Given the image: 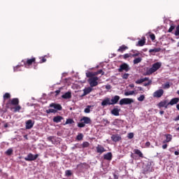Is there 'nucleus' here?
I'll use <instances>...</instances> for the list:
<instances>
[{"instance_id": "4be33fe9", "label": "nucleus", "mask_w": 179, "mask_h": 179, "mask_svg": "<svg viewBox=\"0 0 179 179\" xmlns=\"http://www.w3.org/2000/svg\"><path fill=\"white\" fill-rule=\"evenodd\" d=\"M62 120H63V118L61 116H56L53 118L54 122H57V124L58 122H61Z\"/></svg>"}, {"instance_id": "cd10ccee", "label": "nucleus", "mask_w": 179, "mask_h": 179, "mask_svg": "<svg viewBox=\"0 0 179 179\" xmlns=\"http://www.w3.org/2000/svg\"><path fill=\"white\" fill-rule=\"evenodd\" d=\"M100 73H101V75H104V73H103V70H99L96 72H92V75L97 76V75H99Z\"/></svg>"}, {"instance_id": "680f3d73", "label": "nucleus", "mask_w": 179, "mask_h": 179, "mask_svg": "<svg viewBox=\"0 0 179 179\" xmlns=\"http://www.w3.org/2000/svg\"><path fill=\"white\" fill-rule=\"evenodd\" d=\"M114 178H115V179H118V176L114 175Z\"/></svg>"}, {"instance_id": "e433bc0d", "label": "nucleus", "mask_w": 179, "mask_h": 179, "mask_svg": "<svg viewBox=\"0 0 179 179\" xmlns=\"http://www.w3.org/2000/svg\"><path fill=\"white\" fill-rule=\"evenodd\" d=\"M12 153H13V150H12V148H10L6 151V155H8V156H10Z\"/></svg>"}, {"instance_id": "13d9d810", "label": "nucleus", "mask_w": 179, "mask_h": 179, "mask_svg": "<svg viewBox=\"0 0 179 179\" xmlns=\"http://www.w3.org/2000/svg\"><path fill=\"white\" fill-rule=\"evenodd\" d=\"M129 87H135V85L134 84H130L129 85Z\"/></svg>"}, {"instance_id": "09e8293b", "label": "nucleus", "mask_w": 179, "mask_h": 179, "mask_svg": "<svg viewBox=\"0 0 179 179\" xmlns=\"http://www.w3.org/2000/svg\"><path fill=\"white\" fill-rule=\"evenodd\" d=\"M139 55H141V53H139V52L133 54L134 58H135V57H139Z\"/></svg>"}, {"instance_id": "20e7f679", "label": "nucleus", "mask_w": 179, "mask_h": 179, "mask_svg": "<svg viewBox=\"0 0 179 179\" xmlns=\"http://www.w3.org/2000/svg\"><path fill=\"white\" fill-rule=\"evenodd\" d=\"M132 103H134V99L129 98H124L120 101L119 104L120 106H124V104H132Z\"/></svg>"}, {"instance_id": "b1692460", "label": "nucleus", "mask_w": 179, "mask_h": 179, "mask_svg": "<svg viewBox=\"0 0 179 179\" xmlns=\"http://www.w3.org/2000/svg\"><path fill=\"white\" fill-rule=\"evenodd\" d=\"M162 51V48H155L154 49H150L149 52H160Z\"/></svg>"}, {"instance_id": "9d476101", "label": "nucleus", "mask_w": 179, "mask_h": 179, "mask_svg": "<svg viewBox=\"0 0 179 179\" xmlns=\"http://www.w3.org/2000/svg\"><path fill=\"white\" fill-rule=\"evenodd\" d=\"M120 99H121V97H120V96L118 95H115V96H113L110 99V103L112 104V106H114V104H117V103L120 101Z\"/></svg>"}, {"instance_id": "f3484780", "label": "nucleus", "mask_w": 179, "mask_h": 179, "mask_svg": "<svg viewBox=\"0 0 179 179\" xmlns=\"http://www.w3.org/2000/svg\"><path fill=\"white\" fill-rule=\"evenodd\" d=\"M178 101H179L178 98H173L171 100L169 103H168V104H169V106H174V104H177Z\"/></svg>"}, {"instance_id": "7ed1b4c3", "label": "nucleus", "mask_w": 179, "mask_h": 179, "mask_svg": "<svg viewBox=\"0 0 179 179\" xmlns=\"http://www.w3.org/2000/svg\"><path fill=\"white\" fill-rule=\"evenodd\" d=\"M81 122L78 123V127L79 128H83L85 127V126L86 125V124H90V122H92V120L90 119V117L84 116L81 120H80Z\"/></svg>"}, {"instance_id": "8fccbe9b", "label": "nucleus", "mask_w": 179, "mask_h": 179, "mask_svg": "<svg viewBox=\"0 0 179 179\" xmlns=\"http://www.w3.org/2000/svg\"><path fill=\"white\" fill-rule=\"evenodd\" d=\"M176 36H179V28H176V33H175Z\"/></svg>"}, {"instance_id": "4c0bfd02", "label": "nucleus", "mask_w": 179, "mask_h": 179, "mask_svg": "<svg viewBox=\"0 0 179 179\" xmlns=\"http://www.w3.org/2000/svg\"><path fill=\"white\" fill-rule=\"evenodd\" d=\"M138 101H143V100H145V95H141L138 98Z\"/></svg>"}, {"instance_id": "a878e982", "label": "nucleus", "mask_w": 179, "mask_h": 179, "mask_svg": "<svg viewBox=\"0 0 179 179\" xmlns=\"http://www.w3.org/2000/svg\"><path fill=\"white\" fill-rule=\"evenodd\" d=\"M165 136L166 138V142H171V140L173 139V136H171V134H166Z\"/></svg>"}, {"instance_id": "bb28decb", "label": "nucleus", "mask_w": 179, "mask_h": 179, "mask_svg": "<svg viewBox=\"0 0 179 179\" xmlns=\"http://www.w3.org/2000/svg\"><path fill=\"white\" fill-rule=\"evenodd\" d=\"M134 153H136V155H138L139 157H143V154L139 150H134Z\"/></svg>"}, {"instance_id": "a19ab883", "label": "nucleus", "mask_w": 179, "mask_h": 179, "mask_svg": "<svg viewBox=\"0 0 179 179\" xmlns=\"http://www.w3.org/2000/svg\"><path fill=\"white\" fill-rule=\"evenodd\" d=\"M10 94H9V93H6L3 95V99H10Z\"/></svg>"}, {"instance_id": "37998d69", "label": "nucleus", "mask_w": 179, "mask_h": 179, "mask_svg": "<svg viewBox=\"0 0 179 179\" xmlns=\"http://www.w3.org/2000/svg\"><path fill=\"white\" fill-rule=\"evenodd\" d=\"M72 122H73V120H72L71 119H68L66 121V124H72Z\"/></svg>"}, {"instance_id": "6e6d98bb", "label": "nucleus", "mask_w": 179, "mask_h": 179, "mask_svg": "<svg viewBox=\"0 0 179 179\" xmlns=\"http://www.w3.org/2000/svg\"><path fill=\"white\" fill-rule=\"evenodd\" d=\"M129 57L130 58H134V54L132 53H129Z\"/></svg>"}, {"instance_id": "338daca9", "label": "nucleus", "mask_w": 179, "mask_h": 179, "mask_svg": "<svg viewBox=\"0 0 179 179\" xmlns=\"http://www.w3.org/2000/svg\"><path fill=\"white\" fill-rule=\"evenodd\" d=\"M48 141H51L52 139V137H48Z\"/></svg>"}, {"instance_id": "aec40b11", "label": "nucleus", "mask_w": 179, "mask_h": 179, "mask_svg": "<svg viewBox=\"0 0 179 179\" xmlns=\"http://www.w3.org/2000/svg\"><path fill=\"white\" fill-rule=\"evenodd\" d=\"M62 99H68L72 97V95L70 92H66L62 96Z\"/></svg>"}, {"instance_id": "6e6552de", "label": "nucleus", "mask_w": 179, "mask_h": 179, "mask_svg": "<svg viewBox=\"0 0 179 179\" xmlns=\"http://www.w3.org/2000/svg\"><path fill=\"white\" fill-rule=\"evenodd\" d=\"M101 106L103 107H106V106H112L111 99H110L108 97L105 98L101 102Z\"/></svg>"}, {"instance_id": "58836bf2", "label": "nucleus", "mask_w": 179, "mask_h": 179, "mask_svg": "<svg viewBox=\"0 0 179 179\" xmlns=\"http://www.w3.org/2000/svg\"><path fill=\"white\" fill-rule=\"evenodd\" d=\"M122 79H127L128 78H129V73H124L122 76Z\"/></svg>"}, {"instance_id": "5fc2aeb1", "label": "nucleus", "mask_w": 179, "mask_h": 179, "mask_svg": "<svg viewBox=\"0 0 179 179\" xmlns=\"http://www.w3.org/2000/svg\"><path fill=\"white\" fill-rule=\"evenodd\" d=\"M162 149H167V144H164L162 145Z\"/></svg>"}, {"instance_id": "79ce46f5", "label": "nucleus", "mask_w": 179, "mask_h": 179, "mask_svg": "<svg viewBox=\"0 0 179 179\" xmlns=\"http://www.w3.org/2000/svg\"><path fill=\"white\" fill-rule=\"evenodd\" d=\"M170 88V84L169 83H166L164 85V89H169Z\"/></svg>"}, {"instance_id": "c9c22d12", "label": "nucleus", "mask_w": 179, "mask_h": 179, "mask_svg": "<svg viewBox=\"0 0 179 179\" xmlns=\"http://www.w3.org/2000/svg\"><path fill=\"white\" fill-rule=\"evenodd\" d=\"M65 174L67 177H69V176H72V172L69 170H67L65 171Z\"/></svg>"}, {"instance_id": "393cba45", "label": "nucleus", "mask_w": 179, "mask_h": 179, "mask_svg": "<svg viewBox=\"0 0 179 179\" xmlns=\"http://www.w3.org/2000/svg\"><path fill=\"white\" fill-rule=\"evenodd\" d=\"M125 50H128V47L125 46V45H122V46L120 47L117 51L120 52H123V51H125Z\"/></svg>"}, {"instance_id": "7c9ffc66", "label": "nucleus", "mask_w": 179, "mask_h": 179, "mask_svg": "<svg viewBox=\"0 0 179 179\" xmlns=\"http://www.w3.org/2000/svg\"><path fill=\"white\" fill-rule=\"evenodd\" d=\"M34 61H36V58L29 59L27 61V64L28 65H31V64H33V62H34Z\"/></svg>"}, {"instance_id": "bf43d9fd", "label": "nucleus", "mask_w": 179, "mask_h": 179, "mask_svg": "<svg viewBox=\"0 0 179 179\" xmlns=\"http://www.w3.org/2000/svg\"><path fill=\"white\" fill-rule=\"evenodd\" d=\"M159 114H161V115H163V114H164V111L161 110V111L159 112Z\"/></svg>"}, {"instance_id": "2f4dec72", "label": "nucleus", "mask_w": 179, "mask_h": 179, "mask_svg": "<svg viewBox=\"0 0 179 179\" xmlns=\"http://www.w3.org/2000/svg\"><path fill=\"white\" fill-rule=\"evenodd\" d=\"M138 45H139L140 47H143V45H145V41L143 40L138 41Z\"/></svg>"}, {"instance_id": "39448f33", "label": "nucleus", "mask_w": 179, "mask_h": 179, "mask_svg": "<svg viewBox=\"0 0 179 179\" xmlns=\"http://www.w3.org/2000/svg\"><path fill=\"white\" fill-rule=\"evenodd\" d=\"M37 157H38V154H36V155H34L31 153H29L24 158V160H26V162H34V160L37 159Z\"/></svg>"}, {"instance_id": "ddd939ff", "label": "nucleus", "mask_w": 179, "mask_h": 179, "mask_svg": "<svg viewBox=\"0 0 179 179\" xmlns=\"http://www.w3.org/2000/svg\"><path fill=\"white\" fill-rule=\"evenodd\" d=\"M50 107H52L53 108H55V110H56V111L62 110V106H61L58 103H50Z\"/></svg>"}, {"instance_id": "774afa93", "label": "nucleus", "mask_w": 179, "mask_h": 179, "mask_svg": "<svg viewBox=\"0 0 179 179\" xmlns=\"http://www.w3.org/2000/svg\"><path fill=\"white\" fill-rule=\"evenodd\" d=\"M176 108H178V110H179V104L176 106Z\"/></svg>"}, {"instance_id": "0e129e2a", "label": "nucleus", "mask_w": 179, "mask_h": 179, "mask_svg": "<svg viewBox=\"0 0 179 179\" xmlns=\"http://www.w3.org/2000/svg\"><path fill=\"white\" fill-rule=\"evenodd\" d=\"M45 61H47V59H45L43 58V59H42V62H45Z\"/></svg>"}, {"instance_id": "c85d7f7f", "label": "nucleus", "mask_w": 179, "mask_h": 179, "mask_svg": "<svg viewBox=\"0 0 179 179\" xmlns=\"http://www.w3.org/2000/svg\"><path fill=\"white\" fill-rule=\"evenodd\" d=\"M135 94V91H129L124 92V96H132Z\"/></svg>"}, {"instance_id": "69168bd1", "label": "nucleus", "mask_w": 179, "mask_h": 179, "mask_svg": "<svg viewBox=\"0 0 179 179\" xmlns=\"http://www.w3.org/2000/svg\"><path fill=\"white\" fill-rule=\"evenodd\" d=\"M138 89H139L140 91L143 90V88H142V87H138Z\"/></svg>"}, {"instance_id": "c03bdc74", "label": "nucleus", "mask_w": 179, "mask_h": 179, "mask_svg": "<svg viewBox=\"0 0 179 179\" xmlns=\"http://www.w3.org/2000/svg\"><path fill=\"white\" fill-rule=\"evenodd\" d=\"M150 85H152V80H148V83H144V86H149Z\"/></svg>"}, {"instance_id": "4d7b16f0", "label": "nucleus", "mask_w": 179, "mask_h": 179, "mask_svg": "<svg viewBox=\"0 0 179 179\" xmlns=\"http://www.w3.org/2000/svg\"><path fill=\"white\" fill-rule=\"evenodd\" d=\"M57 94H59L61 93V90H58L56 91Z\"/></svg>"}, {"instance_id": "423d86ee", "label": "nucleus", "mask_w": 179, "mask_h": 179, "mask_svg": "<svg viewBox=\"0 0 179 179\" xmlns=\"http://www.w3.org/2000/svg\"><path fill=\"white\" fill-rule=\"evenodd\" d=\"M131 68H129V65H128L127 63H124L120 66V68L118 69V72H122L124 71L125 72H128Z\"/></svg>"}, {"instance_id": "052dcab7", "label": "nucleus", "mask_w": 179, "mask_h": 179, "mask_svg": "<svg viewBox=\"0 0 179 179\" xmlns=\"http://www.w3.org/2000/svg\"><path fill=\"white\" fill-rule=\"evenodd\" d=\"M19 68V66H17V67H14V72H16V69Z\"/></svg>"}, {"instance_id": "4468645a", "label": "nucleus", "mask_w": 179, "mask_h": 179, "mask_svg": "<svg viewBox=\"0 0 179 179\" xmlns=\"http://www.w3.org/2000/svg\"><path fill=\"white\" fill-rule=\"evenodd\" d=\"M169 104L167 102V101H163L159 103L158 104V107H159V108H162V107H164L165 108H167V107H169Z\"/></svg>"}, {"instance_id": "c756f323", "label": "nucleus", "mask_w": 179, "mask_h": 179, "mask_svg": "<svg viewBox=\"0 0 179 179\" xmlns=\"http://www.w3.org/2000/svg\"><path fill=\"white\" fill-rule=\"evenodd\" d=\"M90 108H92V106H87L84 110V113H85V114H89V113H90Z\"/></svg>"}, {"instance_id": "5701e85b", "label": "nucleus", "mask_w": 179, "mask_h": 179, "mask_svg": "<svg viewBox=\"0 0 179 179\" xmlns=\"http://www.w3.org/2000/svg\"><path fill=\"white\" fill-rule=\"evenodd\" d=\"M133 62H134V65L141 64V62H142V58L141 57L136 58L134 59Z\"/></svg>"}, {"instance_id": "3c124183", "label": "nucleus", "mask_w": 179, "mask_h": 179, "mask_svg": "<svg viewBox=\"0 0 179 179\" xmlns=\"http://www.w3.org/2000/svg\"><path fill=\"white\" fill-rule=\"evenodd\" d=\"M106 89L107 90H110V89H111V85H106Z\"/></svg>"}, {"instance_id": "f03ea898", "label": "nucleus", "mask_w": 179, "mask_h": 179, "mask_svg": "<svg viewBox=\"0 0 179 179\" xmlns=\"http://www.w3.org/2000/svg\"><path fill=\"white\" fill-rule=\"evenodd\" d=\"M160 66H162V63L160 62L155 63L152 65V68L147 70L146 75H152V73H155V72H156V71H157L160 68Z\"/></svg>"}, {"instance_id": "ea45409f", "label": "nucleus", "mask_w": 179, "mask_h": 179, "mask_svg": "<svg viewBox=\"0 0 179 179\" xmlns=\"http://www.w3.org/2000/svg\"><path fill=\"white\" fill-rule=\"evenodd\" d=\"M22 107H20V106H17L15 108V113H17V111H20Z\"/></svg>"}, {"instance_id": "603ef678", "label": "nucleus", "mask_w": 179, "mask_h": 179, "mask_svg": "<svg viewBox=\"0 0 179 179\" xmlns=\"http://www.w3.org/2000/svg\"><path fill=\"white\" fill-rule=\"evenodd\" d=\"M145 146H146L147 148H149V146H150V142H147V143H145Z\"/></svg>"}, {"instance_id": "a18cd8bd", "label": "nucleus", "mask_w": 179, "mask_h": 179, "mask_svg": "<svg viewBox=\"0 0 179 179\" xmlns=\"http://www.w3.org/2000/svg\"><path fill=\"white\" fill-rule=\"evenodd\" d=\"M128 138L129 139H132V138H134V133H129L128 134Z\"/></svg>"}, {"instance_id": "2eb2a0df", "label": "nucleus", "mask_w": 179, "mask_h": 179, "mask_svg": "<svg viewBox=\"0 0 179 179\" xmlns=\"http://www.w3.org/2000/svg\"><path fill=\"white\" fill-rule=\"evenodd\" d=\"M92 87H86L83 90L84 94L83 96H86L87 94H89V93L92 92L93 91V88H92Z\"/></svg>"}, {"instance_id": "864d4df0", "label": "nucleus", "mask_w": 179, "mask_h": 179, "mask_svg": "<svg viewBox=\"0 0 179 179\" xmlns=\"http://www.w3.org/2000/svg\"><path fill=\"white\" fill-rule=\"evenodd\" d=\"M173 30H174V27H171L170 29H169V33L173 31Z\"/></svg>"}, {"instance_id": "de8ad7c7", "label": "nucleus", "mask_w": 179, "mask_h": 179, "mask_svg": "<svg viewBox=\"0 0 179 179\" xmlns=\"http://www.w3.org/2000/svg\"><path fill=\"white\" fill-rule=\"evenodd\" d=\"M150 37L152 41L155 40V38H156V36L153 34H150Z\"/></svg>"}, {"instance_id": "9b49d317", "label": "nucleus", "mask_w": 179, "mask_h": 179, "mask_svg": "<svg viewBox=\"0 0 179 179\" xmlns=\"http://www.w3.org/2000/svg\"><path fill=\"white\" fill-rule=\"evenodd\" d=\"M96 153H99L100 155H101V153H104V152H106V149L101 145H98L96 147Z\"/></svg>"}, {"instance_id": "6ab92c4d", "label": "nucleus", "mask_w": 179, "mask_h": 179, "mask_svg": "<svg viewBox=\"0 0 179 179\" xmlns=\"http://www.w3.org/2000/svg\"><path fill=\"white\" fill-rule=\"evenodd\" d=\"M147 80H149V78L145 77V78H141V79H139V80H137L136 81V83L137 85H141V83H143V82H146Z\"/></svg>"}, {"instance_id": "0eeeda50", "label": "nucleus", "mask_w": 179, "mask_h": 179, "mask_svg": "<svg viewBox=\"0 0 179 179\" xmlns=\"http://www.w3.org/2000/svg\"><path fill=\"white\" fill-rule=\"evenodd\" d=\"M164 93V91L163 90H158L153 93L152 96L153 97H157V99H159V97H162V96H163Z\"/></svg>"}, {"instance_id": "dca6fc26", "label": "nucleus", "mask_w": 179, "mask_h": 179, "mask_svg": "<svg viewBox=\"0 0 179 179\" xmlns=\"http://www.w3.org/2000/svg\"><path fill=\"white\" fill-rule=\"evenodd\" d=\"M111 139L113 142H118L121 139V137L118 134H113L111 136Z\"/></svg>"}, {"instance_id": "f704fd0d", "label": "nucleus", "mask_w": 179, "mask_h": 179, "mask_svg": "<svg viewBox=\"0 0 179 179\" xmlns=\"http://www.w3.org/2000/svg\"><path fill=\"white\" fill-rule=\"evenodd\" d=\"M82 139H83V134H80L77 136V140L78 141H82Z\"/></svg>"}, {"instance_id": "1a4fd4ad", "label": "nucleus", "mask_w": 179, "mask_h": 179, "mask_svg": "<svg viewBox=\"0 0 179 179\" xmlns=\"http://www.w3.org/2000/svg\"><path fill=\"white\" fill-rule=\"evenodd\" d=\"M120 111H121V109H120L118 106H115L114 108L111 110V114L118 117V115H120Z\"/></svg>"}, {"instance_id": "473e14b6", "label": "nucleus", "mask_w": 179, "mask_h": 179, "mask_svg": "<svg viewBox=\"0 0 179 179\" xmlns=\"http://www.w3.org/2000/svg\"><path fill=\"white\" fill-rule=\"evenodd\" d=\"M47 114H50L51 113H57V110L55 109H48L46 110Z\"/></svg>"}, {"instance_id": "f8f14e48", "label": "nucleus", "mask_w": 179, "mask_h": 179, "mask_svg": "<svg viewBox=\"0 0 179 179\" xmlns=\"http://www.w3.org/2000/svg\"><path fill=\"white\" fill-rule=\"evenodd\" d=\"M34 125L33 120H29L26 122V129H31V127Z\"/></svg>"}, {"instance_id": "f257e3e1", "label": "nucleus", "mask_w": 179, "mask_h": 179, "mask_svg": "<svg viewBox=\"0 0 179 179\" xmlns=\"http://www.w3.org/2000/svg\"><path fill=\"white\" fill-rule=\"evenodd\" d=\"M86 76L89 78L87 82L91 87H96L99 85V77L94 76L93 72H87Z\"/></svg>"}, {"instance_id": "72a5a7b5", "label": "nucleus", "mask_w": 179, "mask_h": 179, "mask_svg": "<svg viewBox=\"0 0 179 179\" xmlns=\"http://www.w3.org/2000/svg\"><path fill=\"white\" fill-rule=\"evenodd\" d=\"M90 143L89 142L85 141L82 144L83 148H89Z\"/></svg>"}, {"instance_id": "a211bd4d", "label": "nucleus", "mask_w": 179, "mask_h": 179, "mask_svg": "<svg viewBox=\"0 0 179 179\" xmlns=\"http://www.w3.org/2000/svg\"><path fill=\"white\" fill-rule=\"evenodd\" d=\"M103 159L106 160H111L113 159V154H111V152H108L103 155Z\"/></svg>"}, {"instance_id": "e2e57ef3", "label": "nucleus", "mask_w": 179, "mask_h": 179, "mask_svg": "<svg viewBox=\"0 0 179 179\" xmlns=\"http://www.w3.org/2000/svg\"><path fill=\"white\" fill-rule=\"evenodd\" d=\"M178 154H179L178 151H176V152H175V155H176V156H178Z\"/></svg>"}, {"instance_id": "412c9836", "label": "nucleus", "mask_w": 179, "mask_h": 179, "mask_svg": "<svg viewBox=\"0 0 179 179\" xmlns=\"http://www.w3.org/2000/svg\"><path fill=\"white\" fill-rule=\"evenodd\" d=\"M10 103L13 104V106H17V104H19V99L14 98L11 99Z\"/></svg>"}, {"instance_id": "49530a36", "label": "nucleus", "mask_w": 179, "mask_h": 179, "mask_svg": "<svg viewBox=\"0 0 179 179\" xmlns=\"http://www.w3.org/2000/svg\"><path fill=\"white\" fill-rule=\"evenodd\" d=\"M123 58H124V59H127V58H130L129 57V54L127 53V54L124 55Z\"/></svg>"}]
</instances>
